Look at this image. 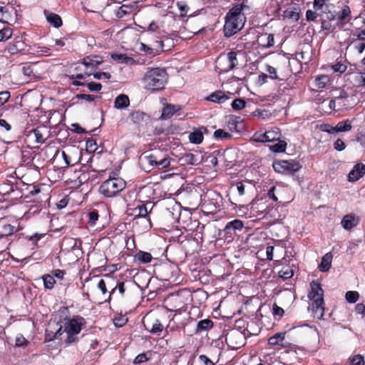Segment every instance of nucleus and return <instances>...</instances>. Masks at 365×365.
<instances>
[{
    "label": "nucleus",
    "instance_id": "1",
    "mask_svg": "<svg viewBox=\"0 0 365 365\" xmlns=\"http://www.w3.org/2000/svg\"><path fill=\"white\" fill-rule=\"evenodd\" d=\"M245 7H247V6L243 3L237 4L227 13L223 29L225 37L232 36L244 27L246 17L242 13V11Z\"/></svg>",
    "mask_w": 365,
    "mask_h": 365
},
{
    "label": "nucleus",
    "instance_id": "2",
    "mask_svg": "<svg viewBox=\"0 0 365 365\" xmlns=\"http://www.w3.org/2000/svg\"><path fill=\"white\" fill-rule=\"evenodd\" d=\"M167 82L168 74L161 68H148L143 78L144 88L151 92L161 91Z\"/></svg>",
    "mask_w": 365,
    "mask_h": 365
},
{
    "label": "nucleus",
    "instance_id": "3",
    "mask_svg": "<svg viewBox=\"0 0 365 365\" xmlns=\"http://www.w3.org/2000/svg\"><path fill=\"white\" fill-rule=\"evenodd\" d=\"M139 160L143 169L146 172L153 169L167 168L170 165V158L168 156L162 157L160 151L145 152L140 155Z\"/></svg>",
    "mask_w": 365,
    "mask_h": 365
},
{
    "label": "nucleus",
    "instance_id": "4",
    "mask_svg": "<svg viewBox=\"0 0 365 365\" xmlns=\"http://www.w3.org/2000/svg\"><path fill=\"white\" fill-rule=\"evenodd\" d=\"M125 186L126 182L123 178H110L101 183L98 192L105 197H113L123 191Z\"/></svg>",
    "mask_w": 365,
    "mask_h": 365
},
{
    "label": "nucleus",
    "instance_id": "5",
    "mask_svg": "<svg viewBox=\"0 0 365 365\" xmlns=\"http://www.w3.org/2000/svg\"><path fill=\"white\" fill-rule=\"evenodd\" d=\"M323 293V289L318 282L314 281L311 282L308 297L313 302L312 310L317 318H321L324 315Z\"/></svg>",
    "mask_w": 365,
    "mask_h": 365
},
{
    "label": "nucleus",
    "instance_id": "6",
    "mask_svg": "<svg viewBox=\"0 0 365 365\" xmlns=\"http://www.w3.org/2000/svg\"><path fill=\"white\" fill-rule=\"evenodd\" d=\"M84 324L85 320L81 317H75L65 322L62 334L63 332L66 334V338L65 339L66 344H70L78 340L77 335L81 332Z\"/></svg>",
    "mask_w": 365,
    "mask_h": 365
},
{
    "label": "nucleus",
    "instance_id": "7",
    "mask_svg": "<svg viewBox=\"0 0 365 365\" xmlns=\"http://www.w3.org/2000/svg\"><path fill=\"white\" fill-rule=\"evenodd\" d=\"M103 63V58L96 55H91L85 57L81 63L86 67V71L83 73H78L76 75H71V78L74 79H84L86 77L89 76L92 74V72L96 68Z\"/></svg>",
    "mask_w": 365,
    "mask_h": 365
},
{
    "label": "nucleus",
    "instance_id": "8",
    "mask_svg": "<svg viewBox=\"0 0 365 365\" xmlns=\"http://www.w3.org/2000/svg\"><path fill=\"white\" fill-rule=\"evenodd\" d=\"M237 56V52L230 51L226 56H220L218 58L216 66L217 69L219 70V73H227L233 70L238 65Z\"/></svg>",
    "mask_w": 365,
    "mask_h": 365
},
{
    "label": "nucleus",
    "instance_id": "9",
    "mask_svg": "<svg viewBox=\"0 0 365 365\" xmlns=\"http://www.w3.org/2000/svg\"><path fill=\"white\" fill-rule=\"evenodd\" d=\"M274 170L282 174H293L300 170L302 165L295 160H277L273 163Z\"/></svg>",
    "mask_w": 365,
    "mask_h": 365
},
{
    "label": "nucleus",
    "instance_id": "10",
    "mask_svg": "<svg viewBox=\"0 0 365 365\" xmlns=\"http://www.w3.org/2000/svg\"><path fill=\"white\" fill-rule=\"evenodd\" d=\"M244 334L238 329H232L225 334V342L232 349H237L245 344Z\"/></svg>",
    "mask_w": 365,
    "mask_h": 365
},
{
    "label": "nucleus",
    "instance_id": "11",
    "mask_svg": "<svg viewBox=\"0 0 365 365\" xmlns=\"http://www.w3.org/2000/svg\"><path fill=\"white\" fill-rule=\"evenodd\" d=\"M319 129L321 131L326 132L330 134H334L339 132H346L349 131L351 129V121L349 120H346L344 121H341L336 124V126H331L329 124H321L319 125Z\"/></svg>",
    "mask_w": 365,
    "mask_h": 365
},
{
    "label": "nucleus",
    "instance_id": "12",
    "mask_svg": "<svg viewBox=\"0 0 365 365\" xmlns=\"http://www.w3.org/2000/svg\"><path fill=\"white\" fill-rule=\"evenodd\" d=\"M227 127L231 133H242L246 131L245 120L240 115H232L227 122Z\"/></svg>",
    "mask_w": 365,
    "mask_h": 365
},
{
    "label": "nucleus",
    "instance_id": "13",
    "mask_svg": "<svg viewBox=\"0 0 365 365\" xmlns=\"http://www.w3.org/2000/svg\"><path fill=\"white\" fill-rule=\"evenodd\" d=\"M207 133L208 130L205 126L194 128L193 131L189 134V140L193 144H200L204 139V134H207Z\"/></svg>",
    "mask_w": 365,
    "mask_h": 365
},
{
    "label": "nucleus",
    "instance_id": "14",
    "mask_svg": "<svg viewBox=\"0 0 365 365\" xmlns=\"http://www.w3.org/2000/svg\"><path fill=\"white\" fill-rule=\"evenodd\" d=\"M365 174V165L363 163H357L349 172L348 175V180L349 182H355L359 180Z\"/></svg>",
    "mask_w": 365,
    "mask_h": 365
},
{
    "label": "nucleus",
    "instance_id": "15",
    "mask_svg": "<svg viewBox=\"0 0 365 365\" xmlns=\"http://www.w3.org/2000/svg\"><path fill=\"white\" fill-rule=\"evenodd\" d=\"M133 225L140 232H145L151 228V222L149 217H134Z\"/></svg>",
    "mask_w": 365,
    "mask_h": 365
},
{
    "label": "nucleus",
    "instance_id": "16",
    "mask_svg": "<svg viewBox=\"0 0 365 365\" xmlns=\"http://www.w3.org/2000/svg\"><path fill=\"white\" fill-rule=\"evenodd\" d=\"M230 98L222 91H216L205 98L206 101L222 104L228 101Z\"/></svg>",
    "mask_w": 365,
    "mask_h": 365
},
{
    "label": "nucleus",
    "instance_id": "17",
    "mask_svg": "<svg viewBox=\"0 0 365 365\" xmlns=\"http://www.w3.org/2000/svg\"><path fill=\"white\" fill-rule=\"evenodd\" d=\"M243 227V222L236 219L227 223L225 227V232L227 235H233L235 234L237 231H241Z\"/></svg>",
    "mask_w": 365,
    "mask_h": 365
},
{
    "label": "nucleus",
    "instance_id": "18",
    "mask_svg": "<svg viewBox=\"0 0 365 365\" xmlns=\"http://www.w3.org/2000/svg\"><path fill=\"white\" fill-rule=\"evenodd\" d=\"M259 46L264 48H270L274 44V35L272 34H262L257 37Z\"/></svg>",
    "mask_w": 365,
    "mask_h": 365
},
{
    "label": "nucleus",
    "instance_id": "19",
    "mask_svg": "<svg viewBox=\"0 0 365 365\" xmlns=\"http://www.w3.org/2000/svg\"><path fill=\"white\" fill-rule=\"evenodd\" d=\"M350 14L351 10L349 6H344L337 16V22L339 23V26H343L350 21Z\"/></svg>",
    "mask_w": 365,
    "mask_h": 365
},
{
    "label": "nucleus",
    "instance_id": "20",
    "mask_svg": "<svg viewBox=\"0 0 365 365\" xmlns=\"http://www.w3.org/2000/svg\"><path fill=\"white\" fill-rule=\"evenodd\" d=\"M214 323L211 319H205L199 321L197 324L195 334H200L207 331L213 327Z\"/></svg>",
    "mask_w": 365,
    "mask_h": 365
},
{
    "label": "nucleus",
    "instance_id": "21",
    "mask_svg": "<svg viewBox=\"0 0 365 365\" xmlns=\"http://www.w3.org/2000/svg\"><path fill=\"white\" fill-rule=\"evenodd\" d=\"M45 15L48 22L55 28H59L62 25V20L59 15L45 11Z\"/></svg>",
    "mask_w": 365,
    "mask_h": 365
},
{
    "label": "nucleus",
    "instance_id": "22",
    "mask_svg": "<svg viewBox=\"0 0 365 365\" xmlns=\"http://www.w3.org/2000/svg\"><path fill=\"white\" fill-rule=\"evenodd\" d=\"M281 137V132L278 128H271L265 131V138L267 142L279 140Z\"/></svg>",
    "mask_w": 365,
    "mask_h": 365
},
{
    "label": "nucleus",
    "instance_id": "23",
    "mask_svg": "<svg viewBox=\"0 0 365 365\" xmlns=\"http://www.w3.org/2000/svg\"><path fill=\"white\" fill-rule=\"evenodd\" d=\"M130 104V100L128 96L120 94L117 96L114 101V107L118 109L127 108Z\"/></svg>",
    "mask_w": 365,
    "mask_h": 365
},
{
    "label": "nucleus",
    "instance_id": "24",
    "mask_svg": "<svg viewBox=\"0 0 365 365\" xmlns=\"http://www.w3.org/2000/svg\"><path fill=\"white\" fill-rule=\"evenodd\" d=\"M332 260V255L331 252H328L325 254L322 258L321 263L319 265V269L321 272H327L328 271L331 267V263Z\"/></svg>",
    "mask_w": 365,
    "mask_h": 365
},
{
    "label": "nucleus",
    "instance_id": "25",
    "mask_svg": "<svg viewBox=\"0 0 365 365\" xmlns=\"http://www.w3.org/2000/svg\"><path fill=\"white\" fill-rule=\"evenodd\" d=\"M160 103L164 106L161 114H175L181 110L179 105L165 104V99L162 98Z\"/></svg>",
    "mask_w": 365,
    "mask_h": 365
},
{
    "label": "nucleus",
    "instance_id": "26",
    "mask_svg": "<svg viewBox=\"0 0 365 365\" xmlns=\"http://www.w3.org/2000/svg\"><path fill=\"white\" fill-rule=\"evenodd\" d=\"M341 223L344 229L346 230H350L356 225L355 217L352 215H345Z\"/></svg>",
    "mask_w": 365,
    "mask_h": 365
},
{
    "label": "nucleus",
    "instance_id": "27",
    "mask_svg": "<svg viewBox=\"0 0 365 365\" xmlns=\"http://www.w3.org/2000/svg\"><path fill=\"white\" fill-rule=\"evenodd\" d=\"M111 58L113 61L120 63L132 64L135 62V60L132 57H129L123 53H112Z\"/></svg>",
    "mask_w": 365,
    "mask_h": 365
},
{
    "label": "nucleus",
    "instance_id": "28",
    "mask_svg": "<svg viewBox=\"0 0 365 365\" xmlns=\"http://www.w3.org/2000/svg\"><path fill=\"white\" fill-rule=\"evenodd\" d=\"M329 82V78L327 75L318 76L315 78L314 86L317 88H324Z\"/></svg>",
    "mask_w": 365,
    "mask_h": 365
},
{
    "label": "nucleus",
    "instance_id": "29",
    "mask_svg": "<svg viewBox=\"0 0 365 365\" xmlns=\"http://www.w3.org/2000/svg\"><path fill=\"white\" fill-rule=\"evenodd\" d=\"M284 337L285 332L277 333L269 338L268 343L272 346L282 344V341L284 340Z\"/></svg>",
    "mask_w": 365,
    "mask_h": 365
},
{
    "label": "nucleus",
    "instance_id": "30",
    "mask_svg": "<svg viewBox=\"0 0 365 365\" xmlns=\"http://www.w3.org/2000/svg\"><path fill=\"white\" fill-rule=\"evenodd\" d=\"M19 187V185H10V184H2L0 185V192L4 195H8L11 192H16L18 191Z\"/></svg>",
    "mask_w": 365,
    "mask_h": 365
},
{
    "label": "nucleus",
    "instance_id": "31",
    "mask_svg": "<svg viewBox=\"0 0 365 365\" xmlns=\"http://www.w3.org/2000/svg\"><path fill=\"white\" fill-rule=\"evenodd\" d=\"M113 282L112 279L106 277V279H101L98 284L97 287L101 291L102 294H105L107 293V287H110L111 283Z\"/></svg>",
    "mask_w": 365,
    "mask_h": 365
},
{
    "label": "nucleus",
    "instance_id": "32",
    "mask_svg": "<svg viewBox=\"0 0 365 365\" xmlns=\"http://www.w3.org/2000/svg\"><path fill=\"white\" fill-rule=\"evenodd\" d=\"M213 137L216 140H225L232 138L230 133L225 131L223 129H217L213 133Z\"/></svg>",
    "mask_w": 365,
    "mask_h": 365
},
{
    "label": "nucleus",
    "instance_id": "33",
    "mask_svg": "<svg viewBox=\"0 0 365 365\" xmlns=\"http://www.w3.org/2000/svg\"><path fill=\"white\" fill-rule=\"evenodd\" d=\"M279 277L283 279H288L293 277L294 270L289 266H284L279 271Z\"/></svg>",
    "mask_w": 365,
    "mask_h": 365
},
{
    "label": "nucleus",
    "instance_id": "34",
    "mask_svg": "<svg viewBox=\"0 0 365 365\" xmlns=\"http://www.w3.org/2000/svg\"><path fill=\"white\" fill-rule=\"evenodd\" d=\"M135 259L142 263H149L152 261L153 257L149 252L140 251L135 255Z\"/></svg>",
    "mask_w": 365,
    "mask_h": 365
},
{
    "label": "nucleus",
    "instance_id": "35",
    "mask_svg": "<svg viewBox=\"0 0 365 365\" xmlns=\"http://www.w3.org/2000/svg\"><path fill=\"white\" fill-rule=\"evenodd\" d=\"M88 224L91 227H94L97 225V222L99 218V215L97 210H93L90 211L88 215Z\"/></svg>",
    "mask_w": 365,
    "mask_h": 365
},
{
    "label": "nucleus",
    "instance_id": "36",
    "mask_svg": "<svg viewBox=\"0 0 365 365\" xmlns=\"http://www.w3.org/2000/svg\"><path fill=\"white\" fill-rule=\"evenodd\" d=\"M160 47L154 48L153 46L152 47H150L148 45L143 43H141L140 44V50L150 56H155L160 54Z\"/></svg>",
    "mask_w": 365,
    "mask_h": 365
},
{
    "label": "nucleus",
    "instance_id": "37",
    "mask_svg": "<svg viewBox=\"0 0 365 365\" xmlns=\"http://www.w3.org/2000/svg\"><path fill=\"white\" fill-rule=\"evenodd\" d=\"M11 19V13L9 11L8 9L4 6H0V22L9 24Z\"/></svg>",
    "mask_w": 365,
    "mask_h": 365
},
{
    "label": "nucleus",
    "instance_id": "38",
    "mask_svg": "<svg viewBox=\"0 0 365 365\" xmlns=\"http://www.w3.org/2000/svg\"><path fill=\"white\" fill-rule=\"evenodd\" d=\"M44 287L47 289H53L56 280L54 277L50 274H45L42 276Z\"/></svg>",
    "mask_w": 365,
    "mask_h": 365
},
{
    "label": "nucleus",
    "instance_id": "39",
    "mask_svg": "<svg viewBox=\"0 0 365 365\" xmlns=\"http://www.w3.org/2000/svg\"><path fill=\"white\" fill-rule=\"evenodd\" d=\"M339 26L337 23H334L333 21H329L327 19H323L322 21V29L323 30H327L329 32H332L336 28V26Z\"/></svg>",
    "mask_w": 365,
    "mask_h": 365
},
{
    "label": "nucleus",
    "instance_id": "40",
    "mask_svg": "<svg viewBox=\"0 0 365 365\" xmlns=\"http://www.w3.org/2000/svg\"><path fill=\"white\" fill-rule=\"evenodd\" d=\"M278 142L270 146V150L274 153H283L286 150L287 143L283 140Z\"/></svg>",
    "mask_w": 365,
    "mask_h": 365
},
{
    "label": "nucleus",
    "instance_id": "41",
    "mask_svg": "<svg viewBox=\"0 0 365 365\" xmlns=\"http://www.w3.org/2000/svg\"><path fill=\"white\" fill-rule=\"evenodd\" d=\"M62 327L59 326L55 332L46 329V339L48 341H52L54 339L58 338L62 334Z\"/></svg>",
    "mask_w": 365,
    "mask_h": 365
},
{
    "label": "nucleus",
    "instance_id": "42",
    "mask_svg": "<svg viewBox=\"0 0 365 365\" xmlns=\"http://www.w3.org/2000/svg\"><path fill=\"white\" fill-rule=\"evenodd\" d=\"M230 105L235 111H239L245 107L246 102L242 98H236L232 101Z\"/></svg>",
    "mask_w": 365,
    "mask_h": 365
},
{
    "label": "nucleus",
    "instance_id": "43",
    "mask_svg": "<svg viewBox=\"0 0 365 365\" xmlns=\"http://www.w3.org/2000/svg\"><path fill=\"white\" fill-rule=\"evenodd\" d=\"M163 330V325L159 319H155L152 325L151 329L149 331L151 334L160 335Z\"/></svg>",
    "mask_w": 365,
    "mask_h": 365
},
{
    "label": "nucleus",
    "instance_id": "44",
    "mask_svg": "<svg viewBox=\"0 0 365 365\" xmlns=\"http://www.w3.org/2000/svg\"><path fill=\"white\" fill-rule=\"evenodd\" d=\"M118 289V292L120 294H123L125 293V283L123 282H118L116 286L113 287L111 291L109 292L108 301L110 300L111 296L115 293V292Z\"/></svg>",
    "mask_w": 365,
    "mask_h": 365
},
{
    "label": "nucleus",
    "instance_id": "45",
    "mask_svg": "<svg viewBox=\"0 0 365 365\" xmlns=\"http://www.w3.org/2000/svg\"><path fill=\"white\" fill-rule=\"evenodd\" d=\"M351 365H365L364 358L361 354H356L349 358Z\"/></svg>",
    "mask_w": 365,
    "mask_h": 365
},
{
    "label": "nucleus",
    "instance_id": "46",
    "mask_svg": "<svg viewBox=\"0 0 365 365\" xmlns=\"http://www.w3.org/2000/svg\"><path fill=\"white\" fill-rule=\"evenodd\" d=\"M346 299L349 303H355L359 297V294L356 291H349L345 295Z\"/></svg>",
    "mask_w": 365,
    "mask_h": 365
},
{
    "label": "nucleus",
    "instance_id": "47",
    "mask_svg": "<svg viewBox=\"0 0 365 365\" xmlns=\"http://www.w3.org/2000/svg\"><path fill=\"white\" fill-rule=\"evenodd\" d=\"M12 36V30L10 28H4L0 30V41H5Z\"/></svg>",
    "mask_w": 365,
    "mask_h": 365
},
{
    "label": "nucleus",
    "instance_id": "48",
    "mask_svg": "<svg viewBox=\"0 0 365 365\" xmlns=\"http://www.w3.org/2000/svg\"><path fill=\"white\" fill-rule=\"evenodd\" d=\"M284 17L292 19L294 21H297L299 19V13L294 10L287 9L284 11Z\"/></svg>",
    "mask_w": 365,
    "mask_h": 365
},
{
    "label": "nucleus",
    "instance_id": "49",
    "mask_svg": "<svg viewBox=\"0 0 365 365\" xmlns=\"http://www.w3.org/2000/svg\"><path fill=\"white\" fill-rule=\"evenodd\" d=\"M14 227L11 225L10 224H6L3 226L2 228V234L1 235L4 236V239H6V237L11 235L14 232Z\"/></svg>",
    "mask_w": 365,
    "mask_h": 365
},
{
    "label": "nucleus",
    "instance_id": "50",
    "mask_svg": "<svg viewBox=\"0 0 365 365\" xmlns=\"http://www.w3.org/2000/svg\"><path fill=\"white\" fill-rule=\"evenodd\" d=\"M30 136H34L35 138L36 142L38 143H42L44 142L45 138L43 135L40 133L38 129H33L30 132Z\"/></svg>",
    "mask_w": 365,
    "mask_h": 365
},
{
    "label": "nucleus",
    "instance_id": "51",
    "mask_svg": "<svg viewBox=\"0 0 365 365\" xmlns=\"http://www.w3.org/2000/svg\"><path fill=\"white\" fill-rule=\"evenodd\" d=\"M42 202H43V200L41 199L40 204H36V205H31L29 207V210L28 211V214L29 215H34L36 214L39 213L41 212L42 206H43Z\"/></svg>",
    "mask_w": 365,
    "mask_h": 365
},
{
    "label": "nucleus",
    "instance_id": "52",
    "mask_svg": "<svg viewBox=\"0 0 365 365\" xmlns=\"http://www.w3.org/2000/svg\"><path fill=\"white\" fill-rule=\"evenodd\" d=\"M26 190L31 195H35L41 192V186L39 185H26Z\"/></svg>",
    "mask_w": 365,
    "mask_h": 365
},
{
    "label": "nucleus",
    "instance_id": "53",
    "mask_svg": "<svg viewBox=\"0 0 365 365\" xmlns=\"http://www.w3.org/2000/svg\"><path fill=\"white\" fill-rule=\"evenodd\" d=\"M236 187H237V192H238V194H239L240 196H242V195H244L245 194V190H248L247 187L251 188V186L250 185L249 183H247V185H245L242 182H237Z\"/></svg>",
    "mask_w": 365,
    "mask_h": 365
},
{
    "label": "nucleus",
    "instance_id": "54",
    "mask_svg": "<svg viewBox=\"0 0 365 365\" xmlns=\"http://www.w3.org/2000/svg\"><path fill=\"white\" fill-rule=\"evenodd\" d=\"M324 15L323 16V19H327L329 21H333L334 23H339L337 22V17L335 11H330L328 12L324 11Z\"/></svg>",
    "mask_w": 365,
    "mask_h": 365
},
{
    "label": "nucleus",
    "instance_id": "55",
    "mask_svg": "<svg viewBox=\"0 0 365 365\" xmlns=\"http://www.w3.org/2000/svg\"><path fill=\"white\" fill-rule=\"evenodd\" d=\"M338 93L334 96V98L340 101H347V98L349 95L347 92L343 89H339L336 91Z\"/></svg>",
    "mask_w": 365,
    "mask_h": 365
},
{
    "label": "nucleus",
    "instance_id": "56",
    "mask_svg": "<svg viewBox=\"0 0 365 365\" xmlns=\"http://www.w3.org/2000/svg\"><path fill=\"white\" fill-rule=\"evenodd\" d=\"M10 96V93L7 91L0 92V107L8 101Z\"/></svg>",
    "mask_w": 365,
    "mask_h": 365
},
{
    "label": "nucleus",
    "instance_id": "57",
    "mask_svg": "<svg viewBox=\"0 0 365 365\" xmlns=\"http://www.w3.org/2000/svg\"><path fill=\"white\" fill-rule=\"evenodd\" d=\"M184 161L189 165L196 164V157L192 153H187L184 156Z\"/></svg>",
    "mask_w": 365,
    "mask_h": 365
},
{
    "label": "nucleus",
    "instance_id": "58",
    "mask_svg": "<svg viewBox=\"0 0 365 365\" xmlns=\"http://www.w3.org/2000/svg\"><path fill=\"white\" fill-rule=\"evenodd\" d=\"M332 69L334 72H339L340 73H344L346 70V66L341 63H337L332 66Z\"/></svg>",
    "mask_w": 365,
    "mask_h": 365
},
{
    "label": "nucleus",
    "instance_id": "59",
    "mask_svg": "<svg viewBox=\"0 0 365 365\" xmlns=\"http://www.w3.org/2000/svg\"><path fill=\"white\" fill-rule=\"evenodd\" d=\"M87 87L91 91H100L102 88V85L99 83H96V82H90L87 84Z\"/></svg>",
    "mask_w": 365,
    "mask_h": 365
},
{
    "label": "nucleus",
    "instance_id": "60",
    "mask_svg": "<svg viewBox=\"0 0 365 365\" xmlns=\"http://www.w3.org/2000/svg\"><path fill=\"white\" fill-rule=\"evenodd\" d=\"M354 43V49L359 53H362L365 49V42L362 41H358V42H353Z\"/></svg>",
    "mask_w": 365,
    "mask_h": 365
},
{
    "label": "nucleus",
    "instance_id": "61",
    "mask_svg": "<svg viewBox=\"0 0 365 365\" xmlns=\"http://www.w3.org/2000/svg\"><path fill=\"white\" fill-rule=\"evenodd\" d=\"M253 140L256 142H259V143L267 142V138H265V132L255 133V135H253Z\"/></svg>",
    "mask_w": 365,
    "mask_h": 365
},
{
    "label": "nucleus",
    "instance_id": "62",
    "mask_svg": "<svg viewBox=\"0 0 365 365\" xmlns=\"http://www.w3.org/2000/svg\"><path fill=\"white\" fill-rule=\"evenodd\" d=\"M346 145L344 143V141L339 138H338L334 143V148L336 150L338 151H342L345 149Z\"/></svg>",
    "mask_w": 365,
    "mask_h": 365
},
{
    "label": "nucleus",
    "instance_id": "63",
    "mask_svg": "<svg viewBox=\"0 0 365 365\" xmlns=\"http://www.w3.org/2000/svg\"><path fill=\"white\" fill-rule=\"evenodd\" d=\"M148 360V358L147 357L146 354L143 353L138 354L134 359L133 363L135 364H140L141 363H143L145 361H147Z\"/></svg>",
    "mask_w": 365,
    "mask_h": 365
},
{
    "label": "nucleus",
    "instance_id": "64",
    "mask_svg": "<svg viewBox=\"0 0 365 365\" xmlns=\"http://www.w3.org/2000/svg\"><path fill=\"white\" fill-rule=\"evenodd\" d=\"M284 309L279 307H278L276 304H274L272 307V314L274 316H277L282 317L284 314Z\"/></svg>",
    "mask_w": 365,
    "mask_h": 365
}]
</instances>
